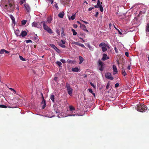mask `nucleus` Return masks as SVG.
I'll list each match as a JSON object with an SVG mask.
<instances>
[{
  "label": "nucleus",
  "instance_id": "nucleus-1",
  "mask_svg": "<svg viewBox=\"0 0 149 149\" xmlns=\"http://www.w3.org/2000/svg\"><path fill=\"white\" fill-rule=\"evenodd\" d=\"M137 110L138 111L141 112H145L147 110V107L144 104H138L137 105Z\"/></svg>",
  "mask_w": 149,
  "mask_h": 149
},
{
  "label": "nucleus",
  "instance_id": "nucleus-2",
  "mask_svg": "<svg viewBox=\"0 0 149 149\" xmlns=\"http://www.w3.org/2000/svg\"><path fill=\"white\" fill-rule=\"evenodd\" d=\"M13 3V0H11V2L9 1L8 4L4 5L3 6L4 8L6 9L8 11H11V8H13L12 5Z\"/></svg>",
  "mask_w": 149,
  "mask_h": 149
},
{
  "label": "nucleus",
  "instance_id": "nucleus-3",
  "mask_svg": "<svg viewBox=\"0 0 149 149\" xmlns=\"http://www.w3.org/2000/svg\"><path fill=\"white\" fill-rule=\"evenodd\" d=\"M41 23H43V27L45 30L47 31L50 34H52L53 33L51 29L46 24V22H42Z\"/></svg>",
  "mask_w": 149,
  "mask_h": 149
},
{
  "label": "nucleus",
  "instance_id": "nucleus-4",
  "mask_svg": "<svg viewBox=\"0 0 149 149\" xmlns=\"http://www.w3.org/2000/svg\"><path fill=\"white\" fill-rule=\"evenodd\" d=\"M66 86L68 94L72 96V89L70 84L68 83H66Z\"/></svg>",
  "mask_w": 149,
  "mask_h": 149
},
{
  "label": "nucleus",
  "instance_id": "nucleus-5",
  "mask_svg": "<svg viewBox=\"0 0 149 149\" xmlns=\"http://www.w3.org/2000/svg\"><path fill=\"white\" fill-rule=\"evenodd\" d=\"M105 77L107 79L111 80H113V77L111 76V73L109 72L105 73Z\"/></svg>",
  "mask_w": 149,
  "mask_h": 149
},
{
  "label": "nucleus",
  "instance_id": "nucleus-6",
  "mask_svg": "<svg viewBox=\"0 0 149 149\" xmlns=\"http://www.w3.org/2000/svg\"><path fill=\"white\" fill-rule=\"evenodd\" d=\"M98 63H99V66H100L99 70L101 71H103L104 69L103 63L100 60L98 61Z\"/></svg>",
  "mask_w": 149,
  "mask_h": 149
},
{
  "label": "nucleus",
  "instance_id": "nucleus-7",
  "mask_svg": "<svg viewBox=\"0 0 149 149\" xmlns=\"http://www.w3.org/2000/svg\"><path fill=\"white\" fill-rule=\"evenodd\" d=\"M41 95L42 99L43 100L41 102V104L42 105V104H43V105L42 106V108L43 109H44L45 108L46 106L45 100L44 98L43 95L42 93H41Z\"/></svg>",
  "mask_w": 149,
  "mask_h": 149
},
{
  "label": "nucleus",
  "instance_id": "nucleus-8",
  "mask_svg": "<svg viewBox=\"0 0 149 149\" xmlns=\"http://www.w3.org/2000/svg\"><path fill=\"white\" fill-rule=\"evenodd\" d=\"M50 46L54 48L57 52L58 53H59L60 52V50L59 49H58L55 46L52 44H50Z\"/></svg>",
  "mask_w": 149,
  "mask_h": 149
},
{
  "label": "nucleus",
  "instance_id": "nucleus-9",
  "mask_svg": "<svg viewBox=\"0 0 149 149\" xmlns=\"http://www.w3.org/2000/svg\"><path fill=\"white\" fill-rule=\"evenodd\" d=\"M99 46L100 47H101L102 46H105L107 47V48L109 49H110V47L109 45L107 44H106L104 42H102L99 45Z\"/></svg>",
  "mask_w": 149,
  "mask_h": 149
},
{
  "label": "nucleus",
  "instance_id": "nucleus-10",
  "mask_svg": "<svg viewBox=\"0 0 149 149\" xmlns=\"http://www.w3.org/2000/svg\"><path fill=\"white\" fill-rule=\"evenodd\" d=\"M65 44V42L63 40H61L59 43V45L62 48H65V46L64 45Z\"/></svg>",
  "mask_w": 149,
  "mask_h": 149
},
{
  "label": "nucleus",
  "instance_id": "nucleus-11",
  "mask_svg": "<svg viewBox=\"0 0 149 149\" xmlns=\"http://www.w3.org/2000/svg\"><path fill=\"white\" fill-rule=\"evenodd\" d=\"M80 28L83 29L84 31H86L88 33V31L86 29V26L84 24H81V26H80Z\"/></svg>",
  "mask_w": 149,
  "mask_h": 149
},
{
  "label": "nucleus",
  "instance_id": "nucleus-12",
  "mask_svg": "<svg viewBox=\"0 0 149 149\" xmlns=\"http://www.w3.org/2000/svg\"><path fill=\"white\" fill-rule=\"evenodd\" d=\"M109 58V57L108 56H107V55L106 54H103V57L102 58V61H105Z\"/></svg>",
  "mask_w": 149,
  "mask_h": 149
},
{
  "label": "nucleus",
  "instance_id": "nucleus-13",
  "mask_svg": "<svg viewBox=\"0 0 149 149\" xmlns=\"http://www.w3.org/2000/svg\"><path fill=\"white\" fill-rule=\"evenodd\" d=\"M113 74L117 73L118 70L116 66L115 65H113Z\"/></svg>",
  "mask_w": 149,
  "mask_h": 149
},
{
  "label": "nucleus",
  "instance_id": "nucleus-14",
  "mask_svg": "<svg viewBox=\"0 0 149 149\" xmlns=\"http://www.w3.org/2000/svg\"><path fill=\"white\" fill-rule=\"evenodd\" d=\"M33 26L38 27L39 26V23L38 22H33L32 24Z\"/></svg>",
  "mask_w": 149,
  "mask_h": 149
},
{
  "label": "nucleus",
  "instance_id": "nucleus-15",
  "mask_svg": "<svg viewBox=\"0 0 149 149\" xmlns=\"http://www.w3.org/2000/svg\"><path fill=\"white\" fill-rule=\"evenodd\" d=\"M67 62L69 64H74L76 62V61L68 59L67 61Z\"/></svg>",
  "mask_w": 149,
  "mask_h": 149
},
{
  "label": "nucleus",
  "instance_id": "nucleus-16",
  "mask_svg": "<svg viewBox=\"0 0 149 149\" xmlns=\"http://www.w3.org/2000/svg\"><path fill=\"white\" fill-rule=\"evenodd\" d=\"M24 6L27 12H29L30 10L29 5L27 4H25Z\"/></svg>",
  "mask_w": 149,
  "mask_h": 149
},
{
  "label": "nucleus",
  "instance_id": "nucleus-17",
  "mask_svg": "<svg viewBox=\"0 0 149 149\" xmlns=\"http://www.w3.org/2000/svg\"><path fill=\"white\" fill-rule=\"evenodd\" d=\"M5 52L6 54H8L9 52L8 51L4 49H1L0 51V54H3Z\"/></svg>",
  "mask_w": 149,
  "mask_h": 149
},
{
  "label": "nucleus",
  "instance_id": "nucleus-18",
  "mask_svg": "<svg viewBox=\"0 0 149 149\" xmlns=\"http://www.w3.org/2000/svg\"><path fill=\"white\" fill-rule=\"evenodd\" d=\"M72 70L73 72H79V68L77 67H75L72 69Z\"/></svg>",
  "mask_w": 149,
  "mask_h": 149
},
{
  "label": "nucleus",
  "instance_id": "nucleus-19",
  "mask_svg": "<svg viewBox=\"0 0 149 149\" xmlns=\"http://www.w3.org/2000/svg\"><path fill=\"white\" fill-rule=\"evenodd\" d=\"M21 35L22 37H24L26 36L27 35V32L25 31H22Z\"/></svg>",
  "mask_w": 149,
  "mask_h": 149
},
{
  "label": "nucleus",
  "instance_id": "nucleus-20",
  "mask_svg": "<svg viewBox=\"0 0 149 149\" xmlns=\"http://www.w3.org/2000/svg\"><path fill=\"white\" fill-rule=\"evenodd\" d=\"M9 16H10V18L12 20L13 22V23L15 24V19L14 17H13V16L12 15H9Z\"/></svg>",
  "mask_w": 149,
  "mask_h": 149
},
{
  "label": "nucleus",
  "instance_id": "nucleus-21",
  "mask_svg": "<svg viewBox=\"0 0 149 149\" xmlns=\"http://www.w3.org/2000/svg\"><path fill=\"white\" fill-rule=\"evenodd\" d=\"M64 15V12L60 13L58 15V16L60 18H63Z\"/></svg>",
  "mask_w": 149,
  "mask_h": 149
},
{
  "label": "nucleus",
  "instance_id": "nucleus-22",
  "mask_svg": "<svg viewBox=\"0 0 149 149\" xmlns=\"http://www.w3.org/2000/svg\"><path fill=\"white\" fill-rule=\"evenodd\" d=\"M102 51L103 52H105L107 50V49H108L107 47L105 46H102Z\"/></svg>",
  "mask_w": 149,
  "mask_h": 149
},
{
  "label": "nucleus",
  "instance_id": "nucleus-23",
  "mask_svg": "<svg viewBox=\"0 0 149 149\" xmlns=\"http://www.w3.org/2000/svg\"><path fill=\"white\" fill-rule=\"evenodd\" d=\"M61 36L63 37L65 36V34L64 33V28L63 27L61 28Z\"/></svg>",
  "mask_w": 149,
  "mask_h": 149
},
{
  "label": "nucleus",
  "instance_id": "nucleus-24",
  "mask_svg": "<svg viewBox=\"0 0 149 149\" xmlns=\"http://www.w3.org/2000/svg\"><path fill=\"white\" fill-rule=\"evenodd\" d=\"M79 60L80 61L79 64H80L83 61H84V58L81 56H79Z\"/></svg>",
  "mask_w": 149,
  "mask_h": 149
},
{
  "label": "nucleus",
  "instance_id": "nucleus-25",
  "mask_svg": "<svg viewBox=\"0 0 149 149\" xmlns=\"http://www.w3.org/2000/svg\"><path fill=\"white\" fill-rule=\"evenodd\" d=\"M54 96H55V95H50V99L53 102H54Z\"/></svg>",
  "mask_w": 149,
  "mask_h": 149
},
{
  "label": "nucleus",
  "instance_id": "nucleus-26",
  "mask_svg": "<svg viewBox=\"0 0 149 149\" xmlns=\"http://www.w3.org/2000/svg\"><path fill=\"white\" fill-rule=\"evenodd\" d=\"M100 4H102V2H100L99 0H98L97 5L98 7L100 6H102Z\"/></svg>",
  "mask_w": 149,
  "mask_h": 149
},
{
  "label": "nucleus",
  "instance_id": "nucleus-27",
  "mask_svg": "<svg viewBox=\"0 0 149 149\" xmlns=\"http://www.w3.org/2000/svg\"><path fill=\"white\" fill-rule=\"evenodd\" d=\"M72 32L73 35L74 36L76 35L77 34V32H76V31H75V30H74L73 29H72Z\"/></svg>",
  "mask_w": 149,
  "mask_h": 149
},
{
  "label": "nucleus",
  "instance_id": "nucleus-28",
  "mask_svg": "<svg viewBox=\"0 0 149 149\" xmlns=\"http://www.w3.org/2000/svg\"><path fill=\"white\" fill-rule=\"evenodd\" d=\"M22 24L23 25H24L26 22V20H23L21 21Z\"/></svg>",
  "mask_w": 149,
  "mask_h": 149
},
{
  "label": "nucleus",
  "instance_id": "nucleus-29",
  "mask_svg": "<svg viewBox=\"0 0 149 149\" xmlns=\"http://www.w3.org/2000/svg\"><path fill=\"white\" fill-rule=\"evenodd\" d=\"M52 20V19L51 18L48 17L47 19V21L49 23H50L51 22Z\"/></svg>",
  "mask_w": 149,
  "mask_h": 149
},
{
  "label": "nucleus",
  "instance_id": "nucleus-30",
  "mask_svg": "<svg viewBox=\"0 0 149 149\" xmlns=\"http://www.w3.org/2000/svg\"><path fill=\"white\" fill-rule=\"evenodd\" d=\"M114 28L117 30L118 31V33L121 35H122V33L119 30V29H117L116 27L114 25Z\"/></svg>",
  "mask_w": 149,
  "mask_h": 149
},
{
  "label": "nucleus",
  "instance_id": "nucleus-31",
  "mask_svg": "<svg viewBox=\"0 0 149 149\" xmlns=\"http://www.w3.org/2000/svg\"><path fill=\"white\" fill-rule=\"evenodd\" d=\"M69 108L70 109V110L71 111H73L75 110V108L72 106H70Z\"/></svg>",
  "mask_w": 149,
  "mask_h": 149
},
{
  "label": "nucleus",
  "instance_id": "nucleus-32",
  "mask_svg": "<svg viewBox=\"0 0 149 149\" xmlns=\"http://www.w3.org/2000/svg\"><path fill=\"white\" fill-rule=\"evenodd\" d=\"M122 74L123 75H124V76H125L127 74L125 71L124 70H123L122 72Z\"/></svg>",
  "mask_w": 149,
  "mask_h": 149
},
{
  "label": "nucleus",
  "instance_id": "nucleus-33",
  "mask_svg": "<svg viewBox=\"0 0 149 149\" xmlns=\"http://www.w3.org/2000/svg\"><path fill=\"white\" fill-rule=\"evenodd\" d=\"M56 64L59 66H61L62 65V64L61 62L59 61L56 62Z\"/></svg>",
  "mask_w": 149,
  "mask_h": 149
},
{
  "label": "nucleus",
  "instance_id": "nucleus-34",
  "mask_svg": "<svg viewBox=\"0 0 149 149\" xmlns=\"http://www.w3.org/2000/svg\"><path fill=\"white\" fill-rule=\"evenodd\" d=\"M19 57L20 59L22 61H25V58H24L22 56H19Z\"/></svg>",
  "mask_w": 149,
  "mask_h": 149
},
{
  "label": "nucleus",
  "instance_id": "nucleus-35",
  "mask_svg": "<svg viewBox=\"0 0 149 149\" xmlns=\"http://www.w3.org/2000/svg\"><path fill=\"white\" fill-rule=\"evenodd\" d=\"M98 7L100 8V11L101 12H103V9L102 6H100Z\"/></svg>",
  "mask_w": 149,
  "mask_h": 149
},
{
  "label": "nucleus",
  "instance_id": "nucleus-36",
  "mask_svg": "<svg viewBox=\"0 0 149 149\" xmlns=\"http://www.w3.org/2000/svg\"><path fill=\"white\" fill-rule=\"evenodd\" d=\"M0 107L2 108H7V107L5 105H0Z\"/></svg>",
  "mask_w": 149,
  "mask_h": 149
},
{
  "label": "nucleus",
  "instance_id": "nucleus-37",
  "mask_svg": "<svg viewBox=\"0 0 149 149\" xmlns=\"http://www.w3.org/2000/svg\"><path fill=\"white\" fill-rule=\"evenodd\" d=\"M75 14H74L70 18L71 19L73 20H74L75 19Z\"/></svg>",
  "mask_w": 149,
  "mask_h": 149
},
{
  "label": "nucleus",
  "instance_id": "nucleus-38",
  "mask_svg": "<svg viewBox=\"0 0 149 149\" xmlns=\"http://www.w3.org/2000/svg\"><path fill=\"white\" fill-rule=\"evenodd\" d=\"M56 32L58 34V35L59 36L60 35V31L59 29L56 30Z\"/></svg>",
  "mask_w": 149,
  "mask_h": 149
},
{
  "label": "nucleus",
  "instance_id": "nucleus-39",
  "mask_svg": "<svg viewBox=\"0 0 149 149\" xmlns=\"http://www.w3.org/2000/svg\"><path fill=\"white\" fill-rule=\"evenodd\" d=\"M25 41H26V42L27 43H30V42H31V43L32 42V41L31 40H26Z\"/></svg>",
  "mask_w": 149,
  "mask_h": 149
},
{
  "label": "nucleus",
  "instance_id": "nucleus-40",
  "mask_svg": "<svg viewBox=\"0 0 149 149\" xmlns=\"http://www.w3.org/2000/svg\"><path fill=\"white\" fill-rule=\"evenodd\" d=\"M73 43L74 44L76 45H79V44H80V43H79L78 42H74Z\"/></svg>",
  "mask_w": 149,
  "mask_h": 149
},
{
  "label": "nucleus",
  "instance_id": "nucleus-41",
  "mask_svg": "<svg viewBox=\"0 0 149 149\" xmlns=\"http://www.w3.org/2000/svg\"><path fill=\"white\" fill-rule=\"evenodd\" d=\"M110 85V84L109 83H108L107 84L106 88L107 89H108L109 87V86Z\"/></svg>",
  "mask_w": 149,
  "mask_h": 149
},
{
  "label": "nucleus",
  "instance_id": "nucleus-42",
  "mask_svg": "<svg viewBox=\"0 0 149 149\" xmlns=\"http://www.w3.org/2000/svg\"><path fill=\"white\" fill-rule=\"evenodd\" d=\"M55 4H54V6L55 7V8L58 9V6L57 3H56V2H55Z\"/></svg>",
  "mask_w": 149,
  "mask_h": 149
},
{
  "label": "nucleus",
  "instance_id": "nucleus-43",
  "mask_svg": "<svg viewBox=\"0 0 149 149\" xmlns=\"http://www.w3.org/2000/svg\"><path fill=\"white\" fill-rule=\"evenodd\" d=\"M60 61L63 63H65V61L64 59H61Z\"/></svg>",
  "mask_w": 149,
  "mask_h": 149
},
{
  "label": "nucleus",
  "instance_id": "nucleus-44",
  "mask_svg": "<svg viewBox=\"0 0 149 149\" xmlns=\"http://www.w3.org/2000/svg\"><path fill=\"white\" fill-rule=\"evenodd\" d=\"M79 46L83 48H85V46L82 44L80 43Z\"/></svg>",
  "mask_w": 149,
  "mask_h": 149
},
{
  "label": "nucleus",
  "instance_id": "nucleus-45",
  "mask_svg": "<svg viewBox=\"0 0 149 149\" xmlns=\"http://www.w3.org/2000/svg\"><path fill=\"white\" fill-rule=\"evenodd\" d=\"M90 84L93 88H95L96 86L92 82H90Z\"/></svg>",
  "mask_w": 149,
  "mask_h": 149
},
{
  "label": "nucleus",
  "instance_id": "nucleus-46",
  "mask_svg": "<svg viewBox=\"0 0 149 149\" xmlns=\"http://www.w3.org/2000/svg\"><path fill=\"white\" fill-rule=\"evenodd\" d=\"M119 84L118 83H116L115 85V87L116 88H117L118 87Z\"/></svg>",
  "mask_w": 149,
  "mask_h": 149
},
{
  "label": "nucleus",
  "instance_id": "nucleus-47",
  "mask_svg": "<svg viewBox=\"0 0 149 149\" xmlns=\"http://www.w3.org/2000/svg\"><path fill=\"white\" fill-rule=\"evenodd\" d=\"M88 91H89V92L90 93H93V91L92 90V89H91V88H89V89H88Z\"/></svg>",
  "mask_w": 149,
  "mask_h": 149
},
{
  "label": "nucleus",
  "instance_id": "nucleus-48",
  "mask_svg": "<svg viewBox=\"0 0 149 149\" xmlns=\"http://www.w3.org/2000/svg\"><path fill=\"white\" fill-rule=\"evenodd\" d=\"M125 55L126 56H127V57H128L129 56V53L128 52H125Z\"/></svg>",
  "mask_w": 149,
  "mask_h": 149
},
{
  "label": "nucleus",
  "instance_id": "nucleus-49",
  "mask_svg": "<svg viewBox=\"0 0 149 149\" xmlns=\"http://www.w3.org/2000/svg\"><path fill=\"white\" fill-rule=\"evenodd\" d=\"M73 27L74 28H77V24H74L73 25Z\"/></svg>",
  "mask_w": 149,
  "mask_h": 149
},
{
  "label": "nucleus",
  "instance_id": "nucleus-50",
  "mask_svg": "<svg viewBox=\"0 0 149 149\" xmlns=\"http://www.w3.org/2000/svg\"><path fill=\"white\" fill-rule=\"evenodd\" d=\"M57 77H55L54 78V80L56 81H57Z\"/></svg>",
  "mask_w": 149,
  "mask_h": 149
},
{
  "label": "nucleus",
  "instance_id": "nucleus-51",
  "mask_svg": "<svg viewBox=\"0 0 149 149\" xmlns=\"http://www.w3.org/2000/svg\"><path fill=\"white\" fill-rule=\"evenodd\" d=\"M81 21L82 22H84V23H85L86 24H88V23L87 22L84 21H83V20H82Z\"/></svg>",
  "mask_w": 149,
  "mask_h": 149
},
{
  "label": "nucleus",
  "instance_id": "nucleus-52",
  "mask_svg": "<svg viewBox=\"0 0 149 149\" xmlns=\"http://www.w3.org/2000/svg\"><path fill=\"white\" fill-rule=\"evenodd\" d=\"M99 14V13L98 12H97L96 13L95 16L96 17H97L98 16V14Z\"/></svg>",
  "mask_w": 149,
  "mask_h": 149
},
{
  "label": "nucleus",
  "instance_id": "nucleus-53",
  "mask_svg": "<svg viewBox=\"0 0 149 149\" xmlns=\"http://www.w3.org/2000/svg\"><path fill=\"white\" fill-rule=\"evenodd\" d=\"M127 69L129 70H130V69H131V67H130V65H129L127 67Z\"/></svg>",
  "mask_w": 149,
  "mask_h": 149
},
{
  "label": "nucleus",
  "instance_id": "nucleus-54",
  "mask_svg": "<svg viewBox=\"0 0 149 149\" xmlns=\"http://www.w3.org/2000/svg\"><path fill=\"white\" fill-rule=\"evenodd\" d=\"M93 8H88V10L89 11H91Z\"/></svg>",
  "mask_w": 149,
  "mask_h": 149
},
{
  "label": "nucleus",
  "instance_id": "nucleus-55",
  "mask_svg": "<svg viewBox=\"0 0 149 149\" xmlns=\"http://www.w3.org/2000/svg\"><path fill=\"white\" fill-rule=\"evenodd\" d=\"M116 62H117V64H118V65H119V60H116Z\"/></svg>",
  "mask_w": 149,
  "mask_h": 149
},
{
  "label": "nucleus",
  "instance_id": "nucleus-56",
  "mask_svg": "<svg viewBox=\"0 0 149 149\" xmlns=\"http://www.w3.org/2000/svg\"><path fill=\"white\" fill-rule=\"evenodd\" d=\"M49 1L50 2H51V4H52L53 2V1H54V0H49Z\"/></svg>",
  "mask_w": 149,
  "mask_h": 149
},
{
  "label": "nucleus",
  "instance_id": "nucleus-57",
  "mask_svg": "<svg viewBox=\"0 0 149 149\" xmlns=\"http://www.w3.org/2000/svg\"><path fill=\"white\" fill-rule=\"evenodd\" d=\"M9 89H10V90L11 91H15H15L14 90V89H13V88H9Z\"/></svg>",
  "mask_w": 149,
  "mask_h": 149
},
{
  "label": "nucleus",
  "instance_id": "nucleus-58",
  "mask_svg": "<svg viewBox=\"0 0 149 149\" xmlns=\"http://www.w3.org/2000/svg\"><path fill=\"white\" fill-rule=\"evenodd\" d=\"M77 22L78 23V24H80V26H81V24H81V23H80V22L79 21H77Z\"/></svg>",
  "mask_w": 149,
  "mask_h": 149
},
{
  "label": "nucleus",
  "instance_id": "nucleus-59",
  "mask_svg": "<svg viewBox=\"0 0 149 149\" xmlns=\"http://www.w3.org/2000/svg\"><path fill=\"white\" fill-rule=\"evenodd\" d=\"M114 49H115V51L116 52H117V49L116 48V47H115V48H114Z\"/></svg>",
  "mask_w": 149,
  "mask_h": 149
},
{
  "label": "nucleus",
  "instance_id": "nucleus-60",
  "mask_svg": "<svg viewBox=\"0 0 149 149\" xmlns=\"http://www.w3.org/2000/svg\"><path fill=\"white\" fill-rule=\"evenodd\" d=\"M94 7L95 8H97L98 7V6L97 5H95L94 6Z\"/></svg>",
  "mask_w": 149,
  "mask_h": 149
},
{
  "label": "nucleus",
  "instance_id": "nucleus-61",
  "mask_svg": "<svg viewBox=\"0 0 149 149\" xmlns=\"http://www.w3.org/2000/svg\"><path fill=\"white\" fill-rule=\"evenodd\" d=\"M93 96H95V94L93 92V93H92Z\"/></svg>",
  "mask_w": 149,
  "mask_h": 149
},
{
  "label": "nucleus",
  "instance_id": "nucleus-62",
  "mask_svg": "<svg viewBox=\"0 0 149 149\" xmlns=\"http://www.w3.org/2000/svg\"><path fill=\"white\" fill-rule=\"evenodd\" d=\"M80 39L82 40H83V39L82 38H80Z\"/></svg>",
  "mask_w": 149,
  "mask_h": 149
},
{
  "label": "nucleus",
  "instance_id": "nucleus-63",
  "mask_svg": "<svg viewBox=\"0 0 149 149\" xmlns=\"http://www.w3.org/2000/svg\"><path fill=\"white\" fill-rule=\"evenodd\" d=\"M148 61H149V57H148Z\"/></svg>",
  "mask_w": 149,
  "mask_h": 149
},
{
  "label": "nucleus",
  "instance_id": "nucleus-64",
  "mask_svg": "<svg viewBox=\"0 0 149 149\" xmlns=\"http://www.w3.org/2000/svg\"><path fill=\"white\" fill-rule=\"evenodd\" d=\"M92 1H96L95 0H92Z\"/></svg>",
  "mask_w": 149,
  "mask_h": 149
}]
</instances>
